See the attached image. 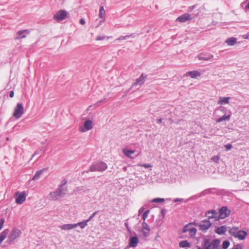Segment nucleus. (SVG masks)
<instances>
[{"label":"nucleus","mask_w":249,"mask_h":249,"mask_svg":"<svg viewBox=\"0 0 249 249\" xmlns=\"http://www.w3.org/2000/svg\"><path fill=\"white\" fill-rule=\"evenodd\" d=\"M67 16V12L64 10H60L58 11L53 16V18L58 21H60L64 20Z\"/></svg>","instance_id":"nucleus-6"},{"label":"nucleus","mask_w":249,"mask_h":249,"mask_svg":"<svg viewBox=\"0 0 249 249\" xmlns=\"http://www.w3.org/2000/svg\"><path fill=\"white\" fill-rule=\"evenodd\" d=\"M190 243L187 240H183L179 242V246L180 248L190 247Z\"/></svg>","instance_id":"nucleus-29"},{"label":"nucleus","mask_w":249,"mask_h":249,"mask_svg":"<svg viewBox=\"0 0 249 249\" xmlns=\"http://www.w3.org/2000/svg\"><path fill=\"white\" fill-rule=\"evenodd\" d=\"M192 19V16L189 13H185L178 17L176 21H178L180 22H184L188 20H190Z\"/></svg>","instance_id":"nucleus-11"},{"label":"nucleus","mask_w":249,"mask_h":249,"mask_svg":"<svg viewBox=\"0 0 249 249\" xmlns=\"http://www.w3.org/2000/svg\"><path fill=\"white\" fill-rule=\"evenodd\" d=\"M243 246L241 244H238L235 245L232 249H243Z\"/></svg>","instance_id":"nucleus-42"},{"label":"nucleus","mask_w":249,"mask_h":249,"mask_svg":"<svg viewBox=\"0 0 249 249\" xmlns=\"http://www.w3.org/2000/svg\"><path fill=\"white\" fill-rule=\"evenodd\" d=\"M139 243V239L137 236L131 237L129 240V246L131 247H136Z\"/></svg>","instance_id":"nucleus-15"},{"label":"nucleus","mask_w":249,"mask_h":249,"mask_svg":"<svg viewBox=\"0 0 249 249\" xmlns=\"http://www.w3.org/2000/svg\"><path fill=\"white\" fill-rule=\"evenodd\" d=\"M218 158L217 157H213L212 158V160L215 162H216L218 160Z\"/></svg>","instance_id":"nucleus-53"},{"label":"nucleus","mask_w":249,"mask_h":249,"mask_svg":"<svg viewBox=\"0 0 249 249\" xmlns=\"http://www.w3.org/2000/svg\"><path fill=\"white\" fill-rule=\"evenodd\" d=\"M202 246L204 249H214L212 246L209 239H204Z\"/></svg>","instance_id":"nucleus-21"},{"label":"nucleus","mask_w":249,"mask_h":249,"mask_svg":"<svg viewBox=\"0 0 249 249\" xmlns=\"http://www.w3.org/2000/svg\"><path fill=\"white\" fill-rule=\"evenodd\" d=\"M105 15V11L104 6H101L99 9V17L105 19L104 16Z\"/></svg>","instance_id":"nucleus-32"},{"label":"nucleus","mask_w":249,"mask_h":249,"mask_svg":"<svg viewBox=\"0 0 249 249\" xmlns=\"http://www.w3.org/2000/svg\"><path fill=\"white\" fill-rule=\"evenodd\" d=\"M232 145L231 144H227L225 145V147L227 151L230 150L232 148Z\"/></svg>","instance_id":"nucleus-46"},{"label":"nucleus","mask_w":249,"mask_h":249,"mask_svg":"<svg viewBox=\"0 0 249 249\" xmlns=\"http://www.w3.org/2000/svg\"><path fill=\"white\" fill-rule=\"evenodd\" d=\"M230 243L229 241L226 240L223 242L222 247L223 249H227L230 246Z\"/></svg>","instance_id":"nucleus-39"},{"label":"nucleus","mask_w":249,"mask_h":249,"mask_svg":"<svg viewBox=\"0 0 249 249\" xmlns=\"http://www.w3.org/2000/svg\"><path fill=\"white\" fill-rule=\"evenodd\" d=\"M187 73L192 78H196L200 75V73L197 71H190Z\"/></svg>","instance_id":"nucleus-25"},{"label":"nucleus","mask_w":249,"mask_h":249,"mask_svg":"<svg viewBox=\"0 0 249 249\" xmlns=\"http://www.w3.org/2000/svg\"><path fill=\"white\" fill-rule=\"evenodd\" d=\"M193 224V223H189L187 225H186L182 230V232L185 233L186 232L189 231V230L192 228L191 225Z\"/></svg>","instance_id":"nucleus-34"},{"label":"nucleus","mask_w":249,"mask_h":249,"mask_svg":"<svg viewBox=\"0 0 249 249\" xmlns=\"http://www.w3.org/2000/svg\"><path fill=\"white\" fill-rule=\"evenodd\" d=\"M150 211L149 210H146L142 214V219L143 221H145L146 218L148 216V213H149Z\"/></svg>","instance_id":"nucleus-40"},{"label":"nucleus","mask_w":249,"mask_h":249,"mask_svg":"<svg viewBox=\"0 0 249 249\" xmlns=\"http://www.w3.org/2000/svg\"><path fill=\"white\" fill-rule=\"evenodd\" d=\"M14 91L13 90H11L10 92L9 96L11 98H13L14 97Z\"/></svg>","instance_id":"nucleus-52"},{"label":"nucleus","mask_w":249,"mask_h":249,"mask_svg":"<svg viewBox=\"0 0 249 249\" xmlns=\"http://www.w3.org/2000/svg\"><path fill=\"white\" fill-rule=\"evenodd\" d=\"M135 36H136V35L135 34H131L130 35H126L125 36H121L119 38L116 39L115 40L117 41V40H120L126 39L129 38L130 37H132L134 38Z\"/></svg>","instance_id":"nucleus-31"},{"label":"nucleus","mask_w":249,"mask_h":249,"mask_svg":"<svg viewBox=\"0 0 249 249\" xmlns=\"http://www.w3.org/2000/svg\"><path fill=\"white\" fill-rule=\"evenodd\" d=\"M84 127L87 130H89L93 128L92 122L88 120L85 122Z\"/></svg>","instance_id":"nucleus-26"},{"label":"nucleus","mask_w":249,"mask_h":249,"mask_svg":"<svg viewBox=\"0 0 249 249\" xmlns=\"http://www.w3.org/2000/svg\"><path fill=\"white\" fill-rule=\"evenodd\" d=\"M15 196L17 197L16 199V203L18 204H22L26 200V195L25 192H20L17 191L15 194Z\"/></svg>","instance_id":"nucleus-4"},{"label":"nucleus","mask_w":249,"mask_h":249,"mask_svg":"<svg viewBox=\"0 0 249 249\" xmlns=\"http://www.w3.org/2000/svg\"><path fill=\"white\" fill-rule=\"evenodd\" d=\"M60 197H62V196H60V195H59V192H57V189L54 192H51L48 196L49 199H51L54 200H57Z\"/></svg>","instance_id":"nucleus-14"},{"label":"nucleus","mask_w":249,"mask_h":249,"mask_svg":"<svg viewBox=\"0 0 249 249\" xmlns=\"http://www.w3.org/2000/svg\"><path fill=\"white\" fill-rule=\"evenodd\" d=\"M21 234V231L20 230L14 228L12 229L10 233L8 235V237L10 240L13 241L17 238L20 236Z\"/></svg>","instance_id":"nucleus-7"},{"label":"nucleus","mask_w":249,"mask_h":249,"mask_svg":"<svg viewBox=\"0 0 249 249\" xmlns=\"http://www.w3.org/2000/svg\"><path fill=\"white\" fill-rule=\"evenodd\" d=\"M213 57V54H203L201 53L198 56V58L199 60H208L212 58Z\"/></svg>","instance_id":"nucleus-20"},{"label":"nucleus","mask_w":249,"mask_h":249,"mask_svg":"<svg viewBox=\"0 0 249 249\" xmlns=\"http://www.w3.org/2000/svg\"><path fill=\"white\" fill-rule=\"evenodd\" d=\"M124 225H125L126 228L127 229V230L128 231H130V228H129V227L128 226V223L127 222H125L124 223Z\"/></svg>","instance_id":"nucleus-51"},{"label":"nucleus","mask_w":249,"mask_h":249,"mask_svg":"<svg viewBox=\"0 0 249 249\" xmlns=\"http://www.w3.org/2000/svg\"><path fill=\"white\" fill-rule=\"evenodd\" d=\"M230 97H220L219 100L218 101V104L222 105L224 104H228L229 103Z\"/></svg>","instance_id":"nucleus-28"},{"label":"nucleus","mask_w":249,"mask_h":249,"mask_svg":"<svg viewBox=\"0 0 249 249\" xmlns=\"http://www.w3.org/2000/svg\"><path fill=\"white\" fill-rule=\"evenodd\" d=\"M24 113V107L21 103H18L15 107L13 116L17 119H19Z\"/></svg>","instance_id":"nucleus-3"},{"label":"nucleus","mask_w":249,"mask_h":249,"mask_svg":"<svg viewBox=\"0 0 249 249\" xmlns=\"http://www.w3.org/2000/svg\"><path fill=\"white\" fill-rule=\"evenodd\" d=\"M106 38L105 36H99L96 37V40L99 41V40H104Z\"/></svg>","instance_id":"nucleus-44"},{"label":"nucleus","mask_w":249,"mask_h":249,"mask_svg":"<svg viewBox=\"0 0 249 249\" xmlns=\"http://www.w3.org/2000/svg\"><path fill=\"white\" fill-rule=\"evenodd\" d=\"M249 36H249L246 35V36H244V38H246V39L248 38Z\"/></svg>","instance_id":"nucleus-57"},{"label":"nucleus","mask_w":249,"mask_h":249,"mask_svg":"<svg viewBox=\"0 0 249 249\" xmlns=\"http://www.w3.org/2000/svg\"><path fill=\"white\" fill-rule=\"evenodd\" d=\"M103 101H104V100H100L99 102V103H102V102H103Z\"/></svg>","instance_id":"nucleus-59"},{"label":"nucleus","mask_w":249,"mask_h":249,"mask_svg":"<svg viewBox=\"0 0 249 249\" xmlns=\"http://www.w3.org/2000/svg\"><path fill=\"white\" fill-rule=\"evenodd\" d=\"M81 131H82V132H84V130H81Z\"/></svg>","instance_id":"nucleus-61"},{"label":"nucleus","mask_w":249,"mask_h":249,"mask_svg":"<svg viewBox=\"0 0 249 249\" xmlns=\"http://www.w3.org/2000/svg\"><path fill=\"white\" fill-rule=\"evenodd\" d=\"M210 193H211V190L210 189L205 190L204 191L201 192L200 193H199L198 194L191 196V197L188 198L187 199L185 200V201H184V202H187L190 200H196L201 196H204L206 194H210Z\"/></svg>","instance_id":"nucleus-9"},{"label":"nucleus","mask_w":249,"mask_h":249,"mask_svg":"<svg viewBox=\"0 0 249 249\" xmlns=\"http://www.w3.org/2000/svg\"><path fill=\"white\" fill-rule=\"evenodd\" d=\"M161 214L162 216V218H163L165 215L166 213V210L165 209H163L161 210Z\"/></svg>","instance_id":"nucleus-47"},{"label":"nucleus","mask_w":249,"mask_h":249,"mask_svg":"<svg viewBox=\"0 0 249 249\" xmlns=\"http://www.w3.org/2000/svg\"><path fill=\"white\" fill-rule=\"evenodd\" d=\"M123 152L125 156L130 157L132 154L134 153L135 151L129 149H124Z\"/></svg>","instance_id":"nucleus-33"},{"label":"nucleus","mask_w":249,"mask_h":249,"mask_svg":"<svg viewBox=\"0 0 249 249\" xmlns=\"http://www.w3.org/2000/svg\"><path fill=\"white\" fill-rule=\"evenodd\" d=\"M227 230V227L226 226H221L217 228L215 230V232L219 235L225 234Z\"/></svg>","instance_id":"nucleus-19"},{"label":"nucleus","mask_w":249,"mask_h":249,"mask_svg":"<svg viewBox=\"0 0 249 249\" xmlns=\"http://www.w3.org/2000/svg\"><path fill=\"white\" fill-rule=\"evenodd\" d=\"M8 232L9 230L5 229L0 234V245L2 242V241L5 239Z\"/></svg>","instance_id":"nucleus-24"},{"label":"nucleus","mask_w":249,"mask_h":249,"mask_svg":"<svg viewBox=\"0 0 249 249\" xmlns=\"http://www.w3.org/2000/svg\"><path fill=\"white\" fill-rule=\"evenodd\" d=\"M189 233H190V235L191 236H195L196 234V228H193V227H192L190 230H189Z\"/></svg>","instance_id":"nucleus-38"},{"label":"nucleus","mask_w":249,"mask_h":249,"mask_svg":"<svg viewBox=\"0 0 249 249\" xmlns=\"http://www.w3.org/2000/svg\"><path fill=\"white\" fill-rule=\"evenodd\" d=\"M205 216L207 217V219L209 220L211 219H214L215 220H218L219 219L218 213L215 210H210L206 212Z\"/></svg>","instance_id":"nucleus-8"},{"label":"nucleus","mask_w":249,"mask_h":249,"mask_svg":"<svg viewBox=\"0 0 249 249\" xmlns=\"http://www.w3.org/2000/svg\"><path fill=\"white\" fill-rule=\"evenodd\" d=\"M162 119L161 118H160L157 120V123L158 124H160L162 123Z\"/></svg>","instance_id":"nucleus-54"},{"label":"nucleus","mask_w":249,"mask_h":249,"mask_svg":"<svg viewBox=\"0 0 249 249\" xmlns=\"http://www.w3.org/2000/svg\"><path fill=\"white\" fill-rule=\"evenodd\" d=\"M4 222V220L3 219H0V230H1L2 228V227L3 226Z\"/></svg>","instance_id":"nucleus-49"},{"label":"nucleus","mask_w":249,"mask_h":249,"mask_svg":"<svg viewBox=\"0 0 249 249\" xmlns=\"http://www.w3.org/2000/svg\"><path fill=\"white\" fill-rule=\"evenodd\" d=\"M150 229L149 225L145 222L143 221L142 223V231L143 235L144 237H147L150 232Z\"/></svg>","instance_id":"nucleus-13"},{"label":"nucleus","mask_w":249,"mask_h":249,"mask_svg":"<svg viewBox=\"0 0 249 249\" xmlns=\"http://www.w3.org/2000/svg\"><path fill=\"white\" fill-rule=\"evenodd\" d=\"M88 222H87V220L83 221L80 222H79L77 224H75V225H76V227L78 226L81 227L82 229H84L85 228V227L87 225Z\"/></svg>","instance_id":"nucleus-35"},{"label":"nucleus","mask_w":249,"mask_h":249,"mask_svg":"<svg viewBox=\"0 0 249 249\" xmlns=\"http://www.w3.org/2000/svg\"><path fill=\"white\" fill-rule=\"evenodd\" d=\"M107 168V165L105 162L101 161H96L92 163L89 170L87 171V173H88L89 171L103 172L106 170Z\"/></svg>","instance_id":"nucleus-1"},{"label":"nucleus","mask_w":249,"mask_h":249,"mask_svg":"<svg viewBox=\"0 0 249 249\" xmlns=\"http://www.w3.org/2000/svg\"><path fill=\"white\" fill-rule=\"evenodd\" d=\"M98 213V211L94 212L89 217V218L86 220L87 222H89L90 220H91Z\"/></svg>","instance_id":"nucleus-41"},{"label":"nucleus","mask_w":249,"mask_h":249,"mask_svg":"<svg viewBox=\"0 0 249 249\" xmlns=\"http://www.w3.org/2000/svg\"><path fill=\"white\" fill-rule=\"evenodd\" d=\"M76 227L75 224H66L60 226V229L63 230H70Z\"/></svg>","instance_id":"nucleus-18"},{"label":"nucleus","mask_w":249,"mask_h":249,"mask_svg":"<svg viewBox=\"0 0 249 249\" xmlns=\"http://www.w3.org/2000/svg\"><path fill=\"white\" fill-rule=\"evenodd\" d=\"M236 42V38L233 37L228 38L225 41V43H226L229 46H233L235 44Z\"/></svg>","instance_id":"nucleus-23"},{"label":"nucleus","mask_w":249,"mask_h":249,"mask_svg":"<svg viewBox=\"0 0 249 249\" xmlns=\"http://www.w3.org/2000/svg\"><path fill=\"white\" fill-rule=\"evenodd\" d=\"M197 249H202V248H201V247H198V248H197Z\"/></svg>","instance_id":"nucleus-60"},{"label":"nucleus","mask_w":249,"mask_h":249,"mask_svg":"<svg viewBox=\"0 0 249 249\" xmlns=\"http://www.w3.org/2000/svg\"><path fill=\"white\" fill-rule=\"evenodd\" d=\"M235 238H238L239 240H244L246 238V236L247 235V233L246 231L238 230Z\"/></svg>","instance_id":"nucleus-17"},{"label":"nucleus","mask_w":249,"mask_h":249,"mask_svg":"<svg viewBox=\"0 0 249 249\" xmlns=\"http://www.w3.org/2000/svg\"><path fill=\"white\" fill-rule=\"evenodd\" d=\"M220 243V240L219 239H214L212 243L211 244L212 246H213V248L214 249L215 248H217L219 246Z\"/></svg>","instance_id":"nucleus-36"},{"label":"nucleus","mask_w":249,"mask_h":249,"mask_svg":"<svg viewBox=\"0 0 249 249\" xmlns=\"http://www.w3.org/2000/svg\"><path fill=\"white\" fill-rule=\"evenodd\" d=\"M165 201V199L162 198H155L151 200V202L154 203H162Z\"/></svg>","instance_id":"nucleus-37"},{"label":"nucleus","mask_w":249,"mask_h":249,"mask_svg":"<svg viewBox=\"0 0 249 249\" xmlns=\"http://www.w3.org/2000/svg\"><path fill=\"white\" fill-rule=\"evenodd\" d=\"M30 31L28 30H22L18 31L17 33L16 39H19L26 37V36L29 34Z\"/></svg>","instance_id":"nucleus-12"},{"label":"nucleus","mask_w":249,"mask_h":249,"mask_svg":"<svg viewBox=\"0 0 249 249\" xmlns=\"http://www.w3.org/2000/svg\"><path fill=\"white\" fill-rule=\"evenodd\" d=\"M143 210H144L143 207H142V208H141L139 209V214H140L141 213H142V212H143Z\"/></svg>","instance_id":"nucleus-55"},{"label":"nucleus","mask_w":249,"mask_h":249,"mask_svg":"<svg viewBox=\"0 0 249 249\" xmlns=\"http://www.w3.org/2000/svg\"><path fill=\"white\" fill-rule=\"evenodd\" d=\"M124 170H126V168H124Z\"/></svg>","instance_id":"nucleus-62"},{"label":"nucleus","mask_w":249,"mask_h":249,"mask_svg":"<svg viewBox=\"0 0 249 249\" xmlns=\"http://www.w3.org/2000/svg\"><path fill=\"white\" fill-rule=\"evenodd\" d=\"M37 154V151H36V152H35V153L33 154V157H34L35 155H36V154Z\"/></svg>","instance_id":"nucleus-58"},{"label":"nucleus","mask_w":249,"mask_h":249,"mask_svg":"<svg viewBox=\"0 0 249 249\" xmlns=\"http://www.w3.org/2000/svg\"><path fill=\"white\" fill-rule=\"evenodd\" d=\"M147 77V75H145L143 73H142L140 77L136 80V82L133 84L132 86L130 88V89H132L134 87H136L137 85H142L145 82V80Z\"/></svg>","instance_id":"nucleus-10"},{"label":"nucleus","mask_w":249,"mask_h":249,"mask_svg":"<svg viewBox=\"0 0 249 249\" xmlns=\"http://www.w3.org/2000/svg\"><path fill=\"white\" fill-rule=\"evenodd\" d=\"M193 225L199 228L202 231L206 232L212 226V223L208 219L202 220L201 222H193Z\"/></svg>","instance_id":"nucleus-2"},{"label":"nucleus","mask_w":249,"mask_h":249,"mask_svg":"<svg viewBox=\"0 0 249 249\" xmlns=\"http://www.w3.org/2000/svg\"><path fill=\"white\" fill-rule=\"evenodd\" d=\"M57 190L59 192V195H60V196L63 197L67 194L68 188L67 187H62V186L59 185Z\"/></svg>","instance_id":"nucleus-16"},{"label":"nucleus","mask_w":249,"mask_h":249,"mask_svg":"<svg viewBox=\"0 0 249 249\" xmlns=\"http://www.w3.org/2000/svg\"><path fill=\"white\" fill-rule=\"evenodd\" d=\"M231 213V210L227 207L223 206L219 210L218 216L219 219H224L229 216Z\"/></svg>","instance_id":"nucleus-5"},{"label":"nucleus","mask_w":249,"mask_h":249,"mask_svg":"<svg viewBox=\"0 0 249 249\" xmlns=\"http://www.w3.org/2000/svg\"><path fill=\"white\" fill-rule=\"evenodd\" d=\"M246 9H249V2L247 4V5L245 7Z\"/></svg>","instance_id":"nucleus-56"},{"label":"nucleus","mask_w":249,"mask_h":249,"mask_svg":"<svg viewBox=\"0 0 249 249\" xmlns=\"http://www.w3.org/2000/svg\"><path fill=\"white\" fill-rule=\"evenodd\" d=\"M184 201H185V200H184L183 198H176L174 199V202H184Z\"/></svg>","instance_id":"nucleus-45"},{"label":"nucleus","mask_w":249,"mask_h":249,"mask_svg":"<svg viewBox=\"0 0 249 249\" xmlns=\"http://www.w3.org/2000/svg\"><path fill=\"white\" fill-rule=\"evenodd\" d=\"M230 115H223V116H222L221 117L218 118L217 120H216V122L217 123H220L223 121H229L230 119Z\"/></svg>","instance_id":"nucleus-30"},{"label":"nucleus","mask_w":249,"mask_h":249,"mask_svg":"<svg viewBox=\"0 0 249 249\" xmlns=\"http://www.w3.org/2000/svg\"><path fill=\"white\" fill-rule=\"evenodd\" d=\"M67 183V180L66 179H64L60 185L62 186V187H67L66 186Z\"/></svg>","instance_id":"nucleus-48"},{"label":"nucleus","mask_w":249,"mask_h":249,"mask_svg":"<svg viewBox=\"0 0 249 249\" xmlns=\"http://www.w3.org/2000/svg\"><path fill=\"white\" fill-rule=\"evenodd\" d=\"M85 23H86L85 20L84 18H81L80 19V23L81 25H84L85 24Z\"/></svg>","instance_id":"nucleus-50"},{"label":"nucleus","mask_w":249,"mask_h":249,"mask_svg":"<svg viewBox=\"0 0 249 249\" xmlns=\"http://www.w3.org/2000/svg\"><path fill=\"white\" fill-rule=\"evenodd\" d=\"M239 230V228L237 227H233L232 228H230L229 232L230 235L233 237H235L236 234Z\"/></svg>","instance_id":"nucleus-27"},{"label":"nucleus","mask_w":249,"mask_h":249,"mask_svg":"<svg viewBox=\"0 0 249 249\" xmlns=\"http://www.w3.org/2000/svg\"><path fill=\"white\" fill-rule=\"evenodd\" d=\"M47 170V169H42L41 170L37 171L33 177V180H37L40 177V176L42 174V173Z\"/></svg>","instance_id":"nucleus-22"},{"label":"nucleus","mask_w":249,"mask_h":249,"mask_svg":"<svg viewBox=\"0 0 249 249\" xmlns=\"http://www.w3.org/2000/svg\"><path fill=\"white\" fill-rule=\"evenodd\" d=\"M138 166H142V167H144L145 168L152 167V166L150 164H148V163H144V164L139 163V164H138Z\"/></svg>","instance_id":"nucleus-43"}]
</instances>
